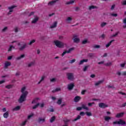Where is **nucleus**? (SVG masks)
<instances>
[{
	"label": "nucleus",
	"instance_id": "obj_32",
	"mask_svg": "<svg viewBox=\"0 0 126 126\" xmlns=\"http://www.w3.org/2000/svg\"><path fill=\"white\" fill-rule=\"evenodd\" d=\"M88 58H93V57H94V54L92 53H89L88 54Z\"/></svg>",
	"mask_w": 126,
	"mask_h": 126
},
{
	"label": "nucleus",
	"instance_id": "obj_37",
	"mask_svg": "<svg viewBox=\"0 0 126 126\" xmlns=\"http://www.w3.org/2000/svg\"><path fill=\"white\" fill-rule=\"evenodd\" d=\"M72 3H74V0H70L68 2H67L66 3V4H72Z\"/></svg>",
	"mask_w": 126,
	"mask_h": 126
},
{
	"label": "nucleus",
	"instance_id": "obj_56",
	"mask_svg": "<svg viewBox=\"0 0 126 126\" xmlns=\"http://www.w3.org/2000/svg\"><path fill=\"white\" fill-rule=\"evenodd\" d=\"M82 110V107H77V111H81Z\"/></svg>",
	"mask_w": 126,
	"mask_h": 126
},
{
	"label": "nucleus",
	"instance_id": "obj_51",
	"mask_svg": "<svg viewBox=\"0 0 126 126\" xmlns=\"http://www.w3.org/2000/svg\"><path fill=\"white\" fill-rule=\"evenodd\" d=\"M94 49H99L100 48V45H94Z\"/></svg>",
	"mask_w": 126,
	"mask_h": 126
},
{
	"label": "nucleus",
	"instance_id": "obj_18",
	"mask_svg": "<svg viewBox=\"0 0 126 126\" xmlns=\"http://www.w3.org/2000/svg\"><path fill=\"white\" fill-rule=\"evenodd\" d=\"M19 110H20V106H17L12 109L13 112L16 111H19Z\"/></svg>",
	"mask_w": 126,
	"mask_h": 126
},
{
	"label": "nucleus",
	"instance_id": "obj_59",
	"mask_svg": "<svg viewBox=\"0 0 126 126\" xmlns=\"http://www.w3.org/2000/svg\"><path fill=\"white\" fill-rule=\"evenodd\" d=\"M108 88H113V89H116V88L113 86L108 85Z\"/></svg>",
	"mask_w": 126,
	"mask_h": 126
},
{
	"label": "nucleus",
	"instance_id": "obj_45",
	"mask_svg": "<svg viewBox=\"0 0 126 126\" xmlns=\"http://www.w3.org/2000/svg\"><path fill=\"white\" fill-rule=\"evenodd\" d=\"M35 39H33L29 43H28V45H32L33 43H35Z\"/></svg>",
	"mask_w": 126,
	"mask_h": 126
},
{
	"label": "nucleus",
	"instance_id": "obj_55",
	"mask_svg": "<svg viewBox=\"0 0 126 126\" xmlns=\"http://www.w3.org/2000/svg\"><path fill=\"white\" fill-rule=\"evenodd\" d=\"M126 102L123 104L121 106H120V107H121V108H124V107H126Z\"/></svg>",
	"mask_w": 126,
	"mask_h": 126
},
{
	"label": "nucleus",
	"instance_id": "obj_58",
	"mask_svg": "<svg viewBox=\"0 0 126 126\" xmlns=\"http://www.w3.org/2000/svg\"><path fill=\"white\" fill-rule=\"evenodd\" d=\"M85 92H86V90H85L82 91L81 92L82 95H84V94H85Z\"/></svg>",
	"mask_w": 126,
	"mask_h": 126
},
{
	"label": "nucleus",
	"instance_id": "obj_1",
	"mask_svg": "<svg viewBox=\"0 0 126 126\" xmlns=\"http://www.w3.org/2000/svg\"><path fill=\"white\" fill-rule=\"evenodd\" d=\"M27 95H28V92L27 91H26L25 93L22 94L20 98L18 100L19 103H23L24 101H26V97H27Z\"/></svg>",
	"mask_w": 126,
	"mask_h": 126
},
{
	"label": "nucleus",
	"instance_id": "obj_27",
	"mask_svg": "<svg viewBox=\"0 0 126 126\" xmlns=\"http://www.w3.org/2000/svg\"><path fill=\"white\" fill-rule=\"evenodd\" d=\"M81 118V116H80V115H78V116L73 120V122H76V121H78V120H80Z\"/></svg>",
	"mask_w": 126,
	"mask_h": 126
},
{
	"label": "nucleus",
	"instance_id": "obj_34",
	"mask_svg": "<svg viewBox=\"0 0 126 126\" xmlns=\"http://www.w3.org/2000/svg\"><path fill=\"white\" fill-rule=\"evenodd\" d=\"M70 121V120H69V119H66L63 120L64 125H67V124H68V122Z\"/></svg>",
	"mask_w": 126,
	"mask_h": 126
},
{
	"label": "nucleus",
	"instance_id": "obj_40",
	"mask_svg": "<svg viewBox=\"0 0 126 126\" xmlns=\"http://www.w3.org/2000/svg\"><path fill=\"white\" fill-rule=\"evenodd\" d=\"M104 65H105L106 66H110V65H112V63H111V62L105 63L104 64Z\"/></svg>",
	"mask_w": 126,
	"mask_h": 126
},
{
	"label": "nucleus",
	"instance_id": "obj_17",
	"mask_svg": "<svg viewBox=\"0 0 126 126\" xmlns=\"http://www.w3.org/2000/svg\"><path fill=\"white\" fill-rule=\"evenodd\" d=\"M113 42H115V40H111L108 44L106 45V47L109 48L111 46V45H112V43H113Z\"/></svg>",
	"mask_w": 126,
	"mask_h": 126
},
{
	"label": "nucleus",
	"instance_id": "obj_3",
	"mask_svg": "<svg viewBox=\"0 0 126 126\" xmlns=\"http://www.w3.org/2000/svg\"><path fill=\"white\" fill-rule=\"evenodd\" d=\"M54 44L56 46H57L58 48H63L64 46L63 43L58 40L54 41Z\"/></svg>",
	"mask_w": 126,
	"mask_h": 126
},
{
	"label": "nucleus",
	"instance_id": "obj_35",
	"mask_svg": "<svg viewBox=\"0 0 126 126\" xmlns=\"http://www.w3.org/2000/svg\"><path fill=\"white\" fill-rule=\"evenodd\" d=\"M106 25H107V23H106V22H102V23H101V24H100V26H101V27H102V28L105 27V26H106Z\"/></svg>",
	"mask_w": 126,
	"mask_h": 126
},
{
	"label": "nucleus",
	"instance_id": "obj_11",
	"mask_svg": "<svg viewBox=\"0 0 126 126\" xmlns=\"http://www.w3.org/2000/svg\"><path fill=\"white\" fill-rule=\"evenodd\" d=\"M81 99V97H80L79 96H76L74 98V102H79V101H80Z\"/></svg>",
	"mask_w": 126,
	"mask_h": 126
},
{
	"label": "nucleus",
	"instance_id": "obj_19",
	"mask_svg": "<svg viewBox=\"0 0 126 126\" xmlns=\"http://www.w3.org/2000/svg\"><path fill=\"white\" fill-rule=\"evenodd\" d=\"M57 25H58V22H55L54 24L51 26H50V28H56V27H57Z\"/></svg>",
	"mask_w": 126,
	"mask_h": 126
},
{
	"label": "nucleus",
	"instance_id": "obj_20",
	"mask_svg": "<svg viewBox=\"0 0 126 126\" xmlns=\"http://www.w3.org/2000/svg\"><path fill=\"white\" fill-rule=\"evenodd\" d=\"M88 62V60H87V59H86V60L84 59L83 60H81L79 64L81 65V64H83L84 63H87Z\"/></svg>",
	"mask_w": 126,
	"mask_h": 126
},
{
	"label": "nucleus",
	"instance_id": "obj_24",
	"mask_svg": "<svg viewBox=\"0 0 126 126\" xmlns=\"http://www.w3.org/2000/svg\"><path fill=\"white\" fill-rule=\"evenodd\" d=\"M25 57V55L23 54L21 55L20 57H17L16 59L18 60H21V59H23V58H24Z\"/></svg>",
	"mask_w": 126,
	"mask_h": 126
},
{
	"label": "nucleus",
	"instance_id": "obj_42",
	"mask_svg": "<svg viewBox=\"0 0 126 126\" xmlns=\"http://www.w3.org/2000/svg\"><path fill=\"white\" fill-rule=\"evenodd\" d=\"M62 99H59L58 101H57V104L58 105H61L62 104Z\"/></svg>",
	"mask_w": 126,
	"mask_h": 126
},
{
	"label": "nucleus",
	"instance_id": "obj_10",
	"mask_svg": "<svg viewBox=\"0 0 126 126\" xmlns=\"http://www.w3.org/2000/svg\"><path fill=\"white\" fill-rule=\"evenodd\" d=\"M14 7H16V6L13 5L8 7V9L10 10L9 11L8 14H10V12H12L13 11V8H14Z\"/></svg>",
	"mask_w": 126,
	"mask_h": 126
},
{
	"label": "nucleus",
	"instance_id": "obj_62",
	"mask_svg": "<svg viewBox=\"0 0 126 126\" xmlns=\"http://www.w3.org/2000/svg\"><path fill=\"white\" fill-rule=\"evenodd\" d=\"M105 37H106V35L104 34H103L101 35V39H105Z\"/></svg>",
	"mask_w": 126,
	"mask_h": 126
},
{
	"label": "nucleus",
	"instance_id": "obj_8",
	"mask_svg": "<svg viewBox=\"0 0 126 126\" xmlns=\"http://www.w3.org/2000/svg\"><path fill=\"white\" fill-rule=\"evenodd\" d=\"M74 88V84L73 83H71L67 85V89H68V90H72Z\"/></svg>",
	"mask_w": 126,
	"mask_h": 126
},
{
	"label": "nucleus",
	"instance_id": "obj_38",
	"mask_svg": "<svg viewBox=\"0 0 126 126\" xmlns=\"http://www.w3.org/2000/svg\"><path fill=\"white\" fill-rule=\"evenodd\" d=\"M58 91H61V88H57L56 89L52 91L53 93H55V92H58Z\"/></svg>",
	"mask_w": 126,
	"mask_h": 126
},
{
	"label": "nucleus",
	"instance_id": "obj_30",
	"mask_svg": "<svg viewBox=\"0 0 126 126\" xmlns=\"http://www.w3.org/2000/svg\"><path fill=\"white\" fill-rule=\"evenodd\" d=\"M95 8H97V6L94 5H91L89 6L90 10H91V9H94Z\"/></svg>",
	"mask_w": 126,
	"mask_h": 126
},
{
	"label": "nucleus",
	"instance_id": "obj_43",
	"mask_svg": "<svg viewBox=\"0 0 126 126\" xmlns=\"http://www.w3.org/2000/svg\"><path fill=\"white\" fill-rule=\"evenodd\" d=\"M5 88H7V89H10V88H12V85H9L5 86Z\"/></svg>",
	"mask_w": 126,
	"mask_h": 126
},
{
	"label": "nucleus",
	"instance_id": "obj_2",
	"mask_svg": "<svg viewBox=\"0 0 126 126\" xmlns=\"http://www.w3.org/2000/svg\"><path fill=\"white\" fill-rule=\"evenodd\" d=\"M19 51H23L27 47V43L24 42H19L17 43Z\"/></svg>",
	"mask_w": 126,
	"mask_h": 126
},
{
	"label": "nucleus",
	"instance_id": "obj_63",
	"mask_svg": "<svg viewBox=\"0 0 126 126\" xmlns=\"http://www.w3.org/2000/svg\"><path fill=\"white\" fill-rule=\"evenodd\" d=\"M35 12H31V13L29 15V16H31L32 15H34Z\"/></svg>",
	"mask_w": 126,
	"mask_h": 126
},
{
	"label": "nucleus",
	"instance_id": "obj_4",
	"mask_svg": "<svg viewBox=\"0 0 126 126\" xmlns=\"http://www.w3.org/2000/svg\"><path fill=\"white\" fill-rule=\"evenodd\" d=\"M73 50H74V48L72 47L69 49L68 51L65 50L62 53V57H63V56H64L65 54H69V53H70L71 51H73Z\"/></svg>",
	"mask_w": 126,
	"mask_h": 126
},
{
	"label": "nucleus",
	"instance_id": "obj_25",
	"mask_svg": "<svg viewBox=\"0 0 126 126\" xmlns=\"http://www.w3.org/2000/svg\"><path fill=\"white\" fill-rule=\"evenodd\" d=\"M103 81V80L98 81L97 83L95 84V86H98V85H100L101 83H102Z\"/></svg>",
	"mask_w": 126,
	"mask_h": 126
},
{
	"label": "nucleus",
	"instance_id": "obj_48",
	"mask_svg": "<svg viewBox=\"0 0 126 126\" xmlns=\"http://www.w3.org/2000/svg\"><path fill=\"white\" fill-rule=\"evenodd\" d=\"M33 116H34V114H32L29 115V116H28V120L31 119V118H32V117H33Z\"/></svg>",
	"mask_w": 126,
	"mask_h": 126
},
{
	"label": "nucleus",
	"instance_id": "obj_41",
	"mask_svg": "<svg viewBox=\"0 0 126 126\" xmlns=\"http://www.w3.org/2000/svg\"><path fill=\"white\" fill-rule=\"evenodd\" d=\"M110 15L113 16V17H117L118 16V14L117 13H111Z\"/></svg>",
	"mask_w": 126,
	"mask_h": 126
},
{
	"label": "nucleus",
	"instance_id": "obj_52",
	"mask_svg": "<svg viewBox=\"0 0 126 126\" xmlns=\"http://www.w3.org/2000/svg\"><path fill=\"white\" fill-rule=\"evenodd\" d=\"M119 33H120V32H116L115 34H113L112 35V37H117V36H118Z\"/></svg>",
	"mask_w": 126,
	"mask_h": 126
},
{
	"label": "nucleus",
	"instance_id": "obj_9",
	"mask_svg": "<svg viewBox=\"0 0 126 126\" xmlns=\"http://www.w3.org/2000/svg\"><path fill=\"white\" fill-rule=\"evenodd\" d=\"M118 125H121V126H125V125H126V121H124V120L120 119L118 121Z\"/></svg>",
	"mask_w": 126,
	"mask_h": 126
},
{
	"label": "nucleus",
	"instance_id": "obj_21",
	"mask_svg": "<svg viewBox=\"0 0 126 126\" xmlns=\"http://www.w3.org/2000/svg\"><path fill=\"white\" fill-rule=\"evenodd\" d=\"M82 109H84V110H86V111H88L89 109L85 105V104L82 105Z\"/></svg>",
	"mask_w": 126,
	"mask_h": 126
},
{
	"label": "nucleus",
	"instance_id": "obj_47",
	"mask_svg": "<svg viewBox=\"0 0 126 126\" xmlns=\"http://www.w3.org/2000/svg\"><path fill=\"white\" fill-rule=\"evenodd\" d=\"M94 104H95V102H92V103H89L88 105L89 107H92V105H94Z\"/></svg>",
	"mask_w": 126,
	"mask_h": 126
},
{
	"label": "nucleus",
	"instance_id": "obj_28",
	"mask_svg": "<svg viewBox=\"0 0 126 126\" xmlns=\"http://www.w3.org/2000/svg\"><path fill=\"white\" fill-rule=\"evenodd\" d=\"M45 77H45V76H42L41 79V80L38 82V84H40L42 82V81H43V80H44Z\"/></svg>",
	"mask_w": 126,
	"mask_h": 126
},
{
	"label": "nucleus",
	"instance_id": "obj_29",
	"mask_svg": "<svg viewBox=\"0 0 126 126\" xmlns=\"http://www.w3.org/2000/svg\"><path fill=\"white\" fill-rule=\"evenodd\" d=\"M104 120L106 122H109L110 120H111V117H108V116H105L104 118Z\"/></svg>",
	"mask_w": 126,
	"mask_h": 126
},
{
	"label": "nucleus",
	"instance_id": "obj_15",
	"mask_svg": "<svg viewBox=\"0 0 126 126\" xmlns=\"http://www.w3.org/2000/svg\"><path fill=\"white\" fill-rule=\"evenodd\" d=\"M58 1L59 0H54L51 1L48 3V5H53V4H55V3L57 2V1Z\"/></svg>",
	"mask_w": 126,
	"mask_h": 126
},
{
	"label": "nucleus",
	"instance_id": "obj_16",
	"mask_svg": "<svg viewBox=\"0 0 126 126\" xmlns=\"http://www.w3.org/2000/svg\"><path fill=\"white\" fill-rule=\"evenodd\" d=\"M8 116H9V114H8V111H6L3 115V117L5 119H7V118H8Z\"/></svg>",
	"mask_w": 126,
	"mask_h": 126
},
{
	"label": "nucleus",
	"instance_id": "obj_49",
	"mask_svg": "<svg viewBox=\"0 0 126 126\" xmlns=\"http://www.w3.org/2000/svg\"><path fill=\"white\" fill-rule=\"evenodd\" d=\"M88 66H85L84 67V68H83V71H86V70H87V69H88Z\"/></svg>",
	"mask_w": 126,
	"mask_h": 126
},
{
	"label": "nucleus",
	"instance_id": "obj_33",
	"mask_svg": "<svg viewBox=\"0 0 126 126\" xmlns=\"http://www.w3.org/2000/svg\"><path fill=\"white\" fill-rule=\"evenodd\" d=\"M87 43H89V42H88V40H87V39L84 40L82 42V44L83 45H85V44H87Z\"/></svg>",
	"mask_w": 126,
	"mask_h": 126
},
{
	"label": "nucleus",
	"instance_id": "obj_60",
	"mask_svg": "<svg viewBox=\"0 0 126 126\" xmlns=\"http://www.w3.org/2000/svg\"><path fill=\"white\" fill-rule=\"evenodd\" d=\"M120 66H121V67H124V66H126V63L121 64Z\"/></svg>",
	"mask_w": 126,
	"mask_h": 126
},
{
	"label": "nucleus",
	"instance_id": "obj_7",
	"mask_svg": "<svg viewBox=\"0 0 126 126\" xmlns=\"http://www.w3.org/2000/svg\"><path fill=\"white\" fill-rule=\"evenodd\" d=\"M73 40H74V42L75 43H78V42H79L80 41V39L78 38H77V35L74 34L73 35Z\"/></svg>",
	"mask_w": 126,
	"mask_h": 126
},
{
	"label": "nucleus",
	"instance_id": "obj_36",
	"mask_svg": "<svg viewBox=\"0 0 126 126\" xmlns=\"http://www.w3.org/2000/svg\"><path fill=\"white\" fill-rule=\"evenodd\" d=\"M39 105H40V103H37L35 105L33 106L32 107L33 110H35V109H37V108H38V106H39Z\"/></svg>",
	"mask_w": 126,
	"mask_h": 126
},
{
	"label": "nucleus",
	"instance_id": "obj_23",
	"mask_svg": "<svg viewBox=\"0 0 126 126\" xmlns=\"http://www.w3.org/2000/svg\"><path fill=\"white\" fill-rule=\"evenodd\" d=\"M34 64H35V61H33L29 63L28 66L29 67H31V66L34 65Z\"/></svg>",
	"mask_w": 126,
	"mask_h": 126
},
{
	"label": "nucleus",
	"instance_id": "obj_61",
	"mask_svg": "<svg viewBox=\"0 0 126 126\" xmlns=\"http://www.w3.org/2000/svg\"><path fill=\"white\" fill-rule=\"evenodd\" d=\"M84 115H85V113H84V112H81L80 113V116H84Z\"/></svg>",
	"mask_w": 126,
	"mask_h": 126
},
{
	"label": "nucleus",
	"instance_id": "obj_39",
	"mask_svg": "<svg viewBox=\"0 0 126 126\" xmlns=\"http://www.w3.org/2000/svg\"><path fill=\"white\" fill-rule=\"evenodd\" d=\"M26 89V88H25V87H24L22 88L21 90V92L22 93V94H24V93H25V90Z\"/></svg>",
	"mask_w": 126,
	"mask_h": 126
},
{
	"label": "nucleus",
	"instance_id": "obj_6",
	"mask_svg": "<svg viewBox=\"0 0 126 126\" xmlns=\"http://www.w3.org/2000/svg\"><path fill=\"white\" fill-rule=\"evenodd\" d=\"M66 75L69 80H72V79H73L74 77L72 73H67Z\"/></svg>",
	"mask_w": 126,
	"mask_h": 126
},
{
	"label": "nucleus",
	"instance_id": "obj_50",
	"mask_svg": "<svg viewBox=\"0 0 126 126\" xmlns=\"http://www.w3.org/2000/svg\"><path fill=\"white\" fill-rule=\"evenodd\" d=\"M122 5H126V0H124L121 2Z\"/></svg>",
	"mask_w": 126,
	"mask_h": 126
},
{
	"label": "nucleus",
	"instance_id": "obj_44",
	"mask_svg": "<svg viewBox=\"0 0 126 126\" xmlns=\"http://www.w3.org/2000/svg\"><path fill=\"white\" fill-rule=\"evenodd\" d=\"M86 115L88 117H91V116H92V113H91V112H86Z\"/></svg>",
	"mask_w": 126,
	"mask_h": 126
},
{
	"label": "nucleus",
	"instance_id": "obj_26",
	"mask_svg": "<svg viewBox=\"0 0 126 126\" xmlns=\"http://www.w3.org/2000/svg\"><path fill=\"white\" fill-rule=\"evenodd\" d=\"M55 120H56V117L55 116H53L50 120V123H54L55 122Z\"/></svg>",
	"mask_w": 126,
	"mask_h": 126
},
{
	"label": "nucleus",
	"instance_id": "obj_13",
	"mask_svg": "<svg viewBox=\"0 0 126 126\" xmlns=\"http://www.w3.org/2000/svg\"><path fill=\"white\" fill-rule=\"evenodd\" d=\"M124 115H125V113L124 112L118 113L116 115V118H121V117H124Z\"/></svg>",
	"mask_w": 126,
	"mask_h": 126
},
{
	"label": "nucleus",
	"instance_id": "obj_46",
	"mask_svg": "<svg viewBox=\"0 0 126 126\" xmlns=\"http://www.w3.org/2000/svg\"><path fill=\"white\" fill-rule=\"evenodd\" d=\"M26 123H27V120L25 121L24 122H23L21 124V126H24L26 125Z\"/></svg>",
	"mask_w": 126,
	"mask_h": 126
},
{
	"label": "nucleus",
	"instance_id": "obj_14",
	"mask_svg": "<svg viewBox=\"0 0 126 126\" xmlns=\"http://www.w3.org/2000/svg\"><path fill=\"white\" fill-rule=\"evenodd\" d=\"M4 64V68H7L8 66L11 65V63L10 62H6Z\"/></svg>",
	"mask_w": 126,
	"mask_h": 126
},
{
	"label": "nucleus",
	"instance_id": "obj_31",
	"mask_svg": "<svg viewBox=\"0 0 126 126\" xmlns=\"http://www.w3.org/2000/svg\"><path fill=\"white\" fill-rule=\"evenodd\" d=\"M14 46H12V45H10L8 50V52H11V51H12V49H14Z\"/></svg>",
	"mask_w": 126,
	"mask_h": 126
},
{
	"label": "nucleus",
	"instance_id": "obj_12",
	"mask_svg": "<svg viewBox=\"0 0 126 126\" xmlns=\"http://www.w3.org/2000/svg\"><path fill=\"white\" fill-rule=\"evenodd\" d=\"M45 121V118H39L37 120V123H39V124L44 123Z\"/></svg>",
	"mask_w": 126,
	"mask_h": 126
},
{
	"label": "nucleus",
	"instance_id": "obj_53",
	"mask_svg": "<svg viewBox=\"0 0 126 126\" xmlns=\"http://www.w3.org/2000/svg\"><path fill=\"white\" fill-rule=\"evenodd\" d=\"M69 63H75V59H73L69 62Z\"/></svg>",
	"mask_w": 126,
	"mask_h": 126
},
{
	"label": "nucleus",
	"instance_id": "obj_5",
	"mask_svg": "<svg viewBox=\"0 0 126 126\" xmlns=\"http://www.w3.org/2000/svg\"><path fill=\"white\" fill-rule=\"evenodd\" d=\"M98 106L99 108H101L102 109H105V108H108L109 106L108 105L103 103V102H100L99 103Z\"/></svg>",
	"mask_w": 126,
	"mask_h": 126
},
{
	"label": "nucleus",
	"instance_id": "obj_54",
	"mask_svg": "<svg viewBox=\"0 0 126 126\" xmlns=\"http://www.w3.org/2000/svg\"><path fill=\"white\" fill-rule=\"evenodd\" d=\"M67 21H71V20H72V18H71V17H68L67 19H66Z\"/></svg>",
	"mask_w": 126,
	"mask_h": 126
},
{
	"label": "nucleus",
	"instance_id": "obj_22",
	"mask_svg": "<svg viewBox=\"0 0 126 126\" xmlns=\"http://www.w3.org/2000/svg\"><path fill=\"white\" fill-rule=\"evenodd\" d=\"M38 20H39V18L38 17H36L35 18L32 22V23L34 24V23H36V22H37V21H38Z\"/></svg>",
	"mask_w": 126,
	"mask_h": 126
},
{
	"label": "nucleus",
	"instance_id": "obj_57",
	"mask_svg": "<svg viewBox=\"0 0 126 126\" xmlns=\"http://www.w3.org/2000/svg\"><path fill=\"white\" fill-rule=\"evenodd\" d=\"M7 30V27H5L4 28H3L2 30V32H5V31H6Z\"/></svg>",
	"mask_w": 126,
	"mask_h": 126
},
{
	"label": "nucleus",
	"instance_id": "obj_64",
	"mask_svg": "<svg viewBox=\"0 0 126 126\" xmlns=\"http://www.w3.org/2000/svg\"><path fill=\"white\" fill-rule=\"evenodd\" d=\"M14 31L16 33H17V32H18V28H17V27L15 28Z\"/></svg>",
	"mask_w": 126,
	"mask_h": 126
}]
</instances>
